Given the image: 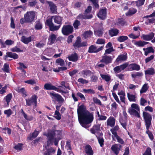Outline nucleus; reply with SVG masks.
Masks as SVG:
<instances>
[{
    "label": "nucleus",
    "mask_w": 155,
    "mask_h": 155,
    "mask_svg": "<svg viewBox=\"0 0 155 155\" xmlns=\"http://www.w3.org/2000/svg\"><path fill=\"white\" fill-rule=\"evenodd\" d=\"M78 81L83 84H87L88 83V81L87 80L84 79L82 78L78 79Z\"/></svg>",
    "instance_id": "338daca9"
},
{
    "label": "nucleus",
    "mask_w": 155,
    "mask_h": 155,
    "mask_svg": "<svg viewBox=\"0 0 155 155\" xmlns=\"http://www.w3.org/2000/svg\"><path fill=\"white\" fill-rule=\"evenodd\" d=\"M22 145L21 143H18L14 147V148L18 151H20L22 150Z\"/></svg>",
    "instance_id": "0e129e2a"
},
{
    "label": "nucleus",
    "mask_w": 155,
    "mask_h": 155,
    "mask_svg": "<svg viewBox=\"0 0 155 155\" xmlns=\"http://www.w3.org/2000/svg\"><path fill=\"white\" fill-rule=\"evenodd\" d=\"M52 143V142H51L50 143L48 144V140L47 141L46 145L44 147L43 152L44 155H52L54 153L56 150V148H54L52 147L48 148L49 146L51 145Z\"/></svg>",
    "instance_id": "20e7f679"
},
{
    "label": "nucleus",
    "mask_w": 155,
    "mask_h": 155,
    "mask_svg": "<svg viewBox=\"0 0 155 155\" xmlns=\"http://www.w3.org/2000/svg\"><path fill=\"white\" fill-rule=\"evenodd\" d=\"M54 51V49L52 48H47L45 50V52L47 55H50L52 54Z\"/></svg>",
    "instance_id": "37998d69"
},
{
    "label": "nucleus",
    "mask_w": 155,
    "mask_h": 155,
    "mask_svg": "<svg viewBox=\"0 0 155 155\" xmlns=\"http://www.w3.org/2000/svg\"><path fill=\"white\" fill-rule=\"evenodd\" d=\"M91 73L92 72L91 71L85 69L81 71L80 74L81 76L84 78H87V77L90 76L91 75Z\"/></svg>",
    "instance_id": "5701e85b"
},
{
    "label": "nucleus",
    "mask_w": 155,
    "mask_h": 155,
    "mask_svg": "<svg viewBox=\"0 0 155 155\" xmlns=\"http://www.w3.org/2000/svg\"><path fill=\"white\" fill-rule=\"evenodd\" d=\"M112 137L113 139L114 140H115V139H116L117 140V141L118 143H121V144H123L124 143V140L121 138H120L119 136H118V135H117L114 136H112Z\"/></svg>",
    "instance_id": "a19ab883"
},
{
    "label": "nucleus",
    "mask_w": 155,
    "mask_h": 155,
    "mask_svg": "<svg viewBox=\"0 0 155 155\" xmlns=\"http://www.w3.org/2000/svg\"><path fill=\"white\" fill-rule=\"evenodd\" d=\"M57 36L55 34L51 33V34L48 38V44L51 45L55 43L56 41Z\"/></svg>",
    "instance_id": "f3484780"
},
{
    "label": "nucleus",
    "mask_w": 155,
    "mask_h": 155,
    "mask_svg": "<svg viewBox=\"0 0 155 155\" xmlns=\"http://www.w3.org/2000/svg\"><path fill=\"white\" fill-rule=\"evenodd\" d=\"M145 74L146 76L149 75H153L155 74V70L153 68H150L145 71Z\"/></svg>",
    "instance_id": "bb28decb"
},
{
    "label": "nucleus",
    "mask_w": 155,
    "mask_h": 155,
    "mask_svg": "<svg viewBox=\"0 0 155 155\" xmlns=\"http://www.w3.org/2000/svg\"><path fill=\"white\" fill-rule=\"evenodd\" d=\"M115 119L113 117H110L107 120V124L111 127L114 126L115 123Z\"/></svg>",
    "instance_id": "393cba45"
},
{
    "label": "nucleus",
    "mask_w": 155,
    "mask_h": 155,
    "mask_svg": "<svg viewBox=\"0 0 155 155\" xmlns=\"http://www.w3.org/2000/svg\"><path fill=\"white\" fill-rule=\"evenodd\" d=\"M127 55L126 53L124 54H122L118 56L116 59L117 62H120L122 61H126L127 59Z\"/></svg>",
    "instance_id": "b1692460"
},
{
    "label": "nucleus",
    "mask_w": 155,
    "mask_h": 155,
    "mask_svg": "<svg viewBox=\"0 0 155 155\" xmlns=\"http://www.w3.org/2000/svg\"><path fill=\"white\" fill-rule=\"evenodd\" d=\"M68 58L70 61L76 62L79 58V56L75 53L69 56Z\"/></svg>",
    "instance_id": "4be33fe9"
},
{
    "label": "nucleus",
    "mask_w": 155,
    "mask_h": 155,
    "mask_svg": "<svg viewBox=\"0 0 155 155\" xmlns=\"http://www.w3.org/2000/svg\"><path fill=\"white\" fill-rule=\"evenodd\" d=\"M149 88L148 84H145L142 86L141 89L140 90V92L141 94L146 92Z\"/></svg>",
    "instance_id": "ea45409f"
},
{
    "label": "nucleus",
    "mask_w": 155,
    "mask_h": 155,
    "mask_svg": "<svg viewBox=\"0 0 155 155\" xmlns=\"http://www.w3.org/2000/svg\"><path fill=\"white\" fill-rule=\"evenodd\" d=\"M26 105L28 106H30L34 104L36 106L37 103V98L36 95L32 96L30 98L26 100Z\"/></svg>",
    "instance_id": "1a4fd4ad"
},
{
    "label": "nucleus",
    "mask_w": 155,
    "mask_h": 155,
    "mask_svg": "<svg viewBox=\"0 0 155 155\" xmlns=\"http://www.w3.org/2000/svg\"><path fill=\"white\" fill-rule=\"evenodd\" d=\"M49 95L54 101L58 102L60 104H62L64 101V100L62 96L54 92H50Z\"/></svg>",
    "instance_id": "423d86ee"
},
{
    "label": "nucleus",
    "mask_w": 155,
    "mask_h": 155,
    "mask_svg": "<svg viewBox=\"0 0 155 155\" xmlns=\"http://www.w3.org/2000/svg\"><path fill=\"white\" fill-rule=\"evenodd\" d=\"M127 68L128 70L129 71L134 70L138 71L140 69V68L139 65L135 63L130 64V65L128 64L127 66Z\"/></svg>",
    "instance_id": "dca6fc26"
},
{
    "label": "nucleus",
    "mask_w": 155,
    "mask_h": 155,
    "mask_svg": "<svg viewBox=\"0 0 155 155\" xmlns=\"http://www.w3.org/2000/svg\"><path fill=\"white\" fill-rule=\"evenodd\" d=\"M78 120L81 125L83 127L87 128L93 119L92 114L87 110L86 107L82 104L78 107L77 109Z\"/></svg>",
    "instance_id": "f257e3e1"
},
{
    "label": "nucleus",
    "mask_w": 155,
    "mask_h": 155,
    "mask_svg": "<svg viewBox=\"0 0 155 155\" xmlns=\"http://www.w3.org/2000/svg\"><path fill=\"white\" fill-rule=\"evenodd\" d=\"M4 113L7 115V117H8L12 114V112L10 109H9L5 110Z\"/></svg>",
    "instance_id": "680f3d73"
},
{
    "label": "nucleus",
    "mask_w": 155,
    "mask_h": 155,
    "mask_svg": "<svg viewBox=\"0 0 155 155\" xmlns=\"http://www.w3.org/2000/svg\"><path fill=\"white\" fill-rule=\"evenodd\" d=\"M93 34L92 32L90 31H86L83 34L84 37L86 38H90L91 37Z\"/></svg>",
    "instance_id": "c03bdc74"
},
{
    "label": "nucleus",
    "mask_w": 155,
    "mask_h": 155,
    "mask_svg": "<svg viewBox=\"0 0 155 155\" xmlns=\"http://www.w3.org/2000/svg\"><path fill=\"white\" fill-rule=\"evenodd\" d=\"M102 59L100 61V62H102L107 64L111 63L112 62V57L109 55H104L102 56Z\"/></svg>",
    "instance_id": "4468645a"
},
{
    "label": "nucleus",
    "mask_w": 155,
    "mask_h": 155,
    "mask_svg": "<svg viewBox=\"0 0 155 155\" xmlns=\"http://www.w3.org/2000/svg\"><path fill=\"white\" fill-rule=\"evenodd\" d=\"M119 129V127L117 125L114 128L111 129L110 130L112 134L113 135V136L117 135V132Z\"/></svg>",
    "instance_id": "79ce46f5"
},
{
    "label": "nucleus",
    "mask_w": 155,
    "mask_h": 155,
    "mask_svg": "<svg viewBox=\"0 0 155 155\" xmlns=\"http://www.w3.org/2000/svg\"><path fill=\"white\" fill-rule=\"evenodd\" d=\"M35 46L38 48H43L46 45V43L41 41H36L35 42Z\"/></svg>",
    "instance_id": "58836bf2"
},
{
    "label": "nucleus",
    "mask_w": 155,
    "mask_h": 155,
    "mask_svg": "<svg viewBox=\"0 0 155 155\" xmlns=\"http://www.w3.org/2000/svg\"><path fill=\"white\" fill-rule=\"evenodd\" d=\"M121 148V146L120 145L117 144L112 145L111 147V149L116 155H117Z\"/></svg>",
    "instance_id": "a211bd4d"
},
{
    "label": "nucleus",
    "mask_w": 155,
    "mask_h": 155,
    "mask_svg": "<svg viewBox=\"0 0 155 155\" xmlns=\"http://www.w3.org/2000/svg\"><path fill=\"white\" fill-rule=\"evenodd\" d=\"M53 17L48 18L46 20V24L49 26V27L51 26L53 23L52 22V19Z\"/></svg>",
    "instance_id": "6e6d98bb"
},
{
    "label": "nucleus",
    "mask_w": 155,
    "mask_h": 155,
    "mask_svg": "<svg viewBox=\"0 0 155 155\" xmlns=\"http://www.w3.org/2000/svg\"><path fill=\"white\" fill-rule=\"evenodd\" d=\"M85 151L87 155H92L93 154L92 148L89 145H87L85 147Z\"/></svg>",
    "instance_id": "72a5a7b5"
},
{
    "label": "nucleus",
    "mask_w": 155,
    "mask_h": 155,
    "mask_svg": "<svg viewBox=\"0 0 155 155\" xmlns=\"http://www.w3.org/2000/svg\"><path fill=\"white\" fill-rule=\"evenodd\" d=\"M128 65V64L127 63H125L120 66H118L115 67L114 69V70L116 73H119L127 67Z\"/></svg>",
    "instance_id": "ddd939ff"
},
{
    "label": "nucleus",
    "mask_w": 155,
    "mask_h": 155,
    "mask_svg": "<svg viewBox=\"0 0 155 155\" xmlns=\"http://www.w3.org/2000/svg\"><path fill=\"white\" fill-rule=\"evenodd\" d=\"M44 88L46 90H52L56 91L57 88L49 83H47L44 85Z\"/></svg>",
    "instance_id": "c85d7f7f"
},
{
    "label": "nucleus",
    "mask_w": 155,
    "mask_h": 155,
    "mask_svg": "<svg viewBox=\"0 0 155 155\" xmlns=\"http://www.w3.org/2000/svg\"><path fill=\"white\" fill-rule=\"evenodd\" d=\"M150 127H146L147 129L146 131V133L147 134L150 138L151 140H153V136L152 133L149 130V129Z\"/></svg>",
    "instance_id": "49530a36"
},
{
    "label": "nucleus",
    "mask_w": 155,
    "mask_h": 155,
    "mask_svg": "<svg viewBox=\"0 0 155 155\" xmlns=\"http://www.w3.org/2000/svg\"><path fill=\"white\" fill-rule=\"evenodd\" d=\"M19 65V68L18 69L21 70L22 72L24 73L25 74L26 73V71L23 68H26L27 67L24 65V64L22 63L19 62L18 63Z\"/></svg>",
    "instance_id": "de8ad7c7"
},
{
    "label": "nucleus",
    "mask_w": 155,
    "mask_h": 155,
    "mask_svg": "<svg viewBox=\"0 0 155 155\" xmlns=\"http://www.w3.org/2000/svg\"><path fill=\"white\" fill-rule=\"evenodd\" d=\"M54 22L55 23L59 24L60 25L62 24L61 21L62 18L59 16H54L53 17Z\"/></svg>",
    "instance_id": "c9c22d12"
},
{
    "label": "nucleus",
    "mask_w": 155,
    "mask_h": 155,
    "mask_svg": "<svg viewBox=\"0 0 155 155\" xmlns=\"http://www.w3.org/2000/svg\"><path fill=\"white\" fill-rule=\"evenodd\" d=\"M83 91L84 93H86L91 94H95V92L92 89H84L83 90Z\"/></svg>",
    "instance_id": "69168bd1"
},
{
    "label": "nucleus",
    "mask_w": 155,
    "mask_h": 155,
    "mask_svg": "<svg viewBox=\"0 0 155 155\" xmlns=\"http://www.w3.org/2000/svg\"><path fill=\"white\" fill-rule=\"evenodd\" d=\"M154 35V33L151 32L148 35L143 34L141 36V38L142 39L144 40L150 41L153 38Z\"/></svg>",
    "instance_id": "6ab92c4d"
},
{
    "label": "nucleus",
    "mask_w": 155,
    "mask_h": 155,
    "mask_svg": "<svg viewBox=\"0 0 155 155\" xmlns=\"http://www.w3.org/2000/svg\"><path fill=\"white\" fill-rule=\"evenodd\" d=\"M151 149L150 147L147 148L145 152L143 154V155H151Z\"/></svg>",
    "instance_id": "774afa93"
},
{
    "label": "nucleus",
    "mask_w": 155,
    "mask_h": 155,
    "mask_svg": "<svg viewBox=\"0 0 155 155\" xmlns=\"http://www.w3.org/2000/svg\"><path fill=\"white\" fill-rule=\"evenodd\" d=\"M61 31L64 35H68L72 33L73 31V27L70 25H64L62 28Z\"/></svg>",
    "instance_id": "6e6552de"
},
{
    "label": "nucleus",
    "mask_w": 155,
    "mask_h": 155,
    "mask_svg": "<svg viewBox=\"0 0 155 155\" xmlns=\"http://www.w3.org/2000/svg\"><path fill=\"white\" fill-rule=\"evenodd\" d=\"M37 30H39L42 28V25L40 21H37L35 26Z\"/></svg>",
    "instance_id": "e2e57ef3"
},
{
    "label": "nucleus",
    "mask_w": 155,
    "mask_h": 155,
    "mask_svg": "<svg viewBox=\"0 0 155 155\" xmlns=\"http://www.w3.org/2000/svg\"><path fill=\"white\" fill-rule=\"evenodd\" d=\"M149 43L148 42L140 40L135 42L134 44L137 46L143 47Z\"/></svg>",
    "instance_id": "cd10ccee"
},
{
    "label": "nucleus",
    "mask_w": 155,
    "mask_h": 155,
    "mask_svg": "<svg viewBox=\"0 0 155 155\" xmlns=\"http://www.w3.org/2000/svg\"><path fill=\"white\" fill-rule=\"evenodd\" d=\"M46 2L49 5L51 12L53 13H55L57 12L56 6L51 2L47 1Z\"/></svg>",
    "instance_id": "aec40b11"
},
{
    "label": "nucleus",
    "mask_w": 155,
    "mask_h": 155,
    "mask_svg": "<svg viewBox=\"0 0 155 155\" xmlns=\"http://www.w3.org/2000/svg\"><path fill=\"white\" fill-rule=\"evenodd\" d=\"M10 51L13 52H19L23 51L20 49L19 48H18L17 46H15L13 48L10 49Z\"/></svg>",
    "instance_id": "bf43d9fd"
},
{
    "label": "nucleus",
    "mask_w": 155,
    "mask_h": 155,
    "mask_svg": "<svg viewBox=\"0 0 155 155\" xmlns=\"http://www.w3.org/2000/svg\"><path fill=\"white\" fill-rule=\"evenodd\" d=\"M3 70L5 72H9V66L8 64L5 63L4 65L3 68H2Z\"/></svg>",
    "instance_id": "052dcab7"
},
{
    "label": "nucleus",
    "mask_w": 155,
    "mask_h": 155,
    "mask_svg": "<svg viewBox=\"0 0 155 155\" xmlns=\"http://www.w3.org/2000/svg\"><path fill=\"white\" fill-rule=\"evenodd\" d=\"M34 37L33 35H31L29 37H26L23 35L21 39V41L25 44H27L31 41H33Z\"/></svg>",
    "instance_id": "f8f14e48"
},
{
    "label": "nucleus",
    "mask_w": 155,
    "mask_h": 155,
    "mask_svg": "<svg viewBox=\"0 0 155 155\" xmlns=\"http://www.w3.org/2000/svg\"><path fill=\"white\" fill-rule=\"evenodd\" d=\"M61 132L60 130H50L46 135L48 138V144L51 142L54 143L55 145H57L59 140L61 139Z\"/></svg>",
    "instance_id": "f03ea898"
},
{
    "label": "nucleus",
    "mask_w": 155,
    "mask_h": 155,
    "mask_svg": "<svg viewBox=\"0 0 155 155\" xmlns=\"http://www.w3.org/2000/svg\"><path fill=\"white\" fill-rule=\"evenodd\" d=\"M100 124H97L94 126L91 129V133L94 134H98L100 130Z\"/></svg>",
    "instance_id": "412c9836"
},
{
    "label": "nucleus",
    "mask_w": 155,
    "mask_h": 155,
    "mask_svg": "<svg viewBox=\"0 0 155 155\" xmlns=\"http://www.w3.org/2000/svg\"><path fill=\"white\" fill-rule=\"evenodd\" d=\"M127 97L130 101H135L136 97L135 95L132 94H130L129 93H127Z\"/></svg>",
    "instance_id": "09e8293b"
},
{
    "label": "nucleus",
    "mask_w": 155,
    "mask_h": 155,
    "mask_svg": "<svg viewBox=\"0 0 155 155\" xmlns=\"http://www.w3.org/2000/svg\"><path fill=\"white\" fill-rule=\"evenodd\" d=\"M15 90L18 93H20L23 94L24 97H26L27 96L26 92L25 91V88L23 87L20 88L18 87H15Z\"/></svg>",
    "instance_id": "2f4dec72"
},
{
    "label": "nucleus",
    "mask_w": 155,
    "mask_h": 155,
    "mask_svg": "<svg viewBox=\"0 0 155 155\" xmlns=\"http://www.w3.org/2000/svg\"><path fill=\"white\" fill-rule=\"evenodd\" d=\"M87 44L86 42L81 43V38L80 37H78L77 38V40L73 45L75 48L76 49L82 47L87 46Z\"/></svg>",
    "instance_id": "9d476101"
},
{
    "label": "nucleus",
    "mask_w": 155,
    "mask_h": 155,
    "mask_svg": "<svg viewBox=\"0 0 155 155\" xmlns=\"http://www.w3.org/2000/svg\"><path fill=\"white\" fill-rule=\"evenodd\" d=\"M35 14L34 11H30L27 12L24 15L25 20L27 22H31L34 20Z\"/></svg>",
    "instance_id": "0eeeda50"
},
{
    "label": "nucleus",
    "mask_w": 155,
    "mask_h": 155,
    "mask_svg": "<svg viewBox=\"0 0 155 155\" xmlns=\"http://www.w3.org/2000/svg\"><path fill=\"white\" fill-rule=\"evenodd\" d=\"M92 15H87L84 13L80 14L77 18L78 19H89L92 18Z\"/></svg>",
    "instance_id": "a878e982"
},
{
    "label": "nucleus",
    "mask_w": 155,
    "mask_h": 155,
    "mask_svg": "<svg viewBox=\"0 0 155 155\" xmlns=\"http://www.w3.org/2000/svg\"><path fill=\"white\" fill-rule=\"evenodd\" d=\"M118 33V30L116 28L111 29L109 31V35L111 37L117 35Z\"/></svg>",
    "instance_id": "473e14b6"
},
{
    "label": "nucleus",
    "mask_w": 155,
    "mask_h": 155,
    "mask_svg": "<svg viewBox=\"0 0 155 155\" xmlns=\"http://www.w3.org/2000/svg\"><path fill=\"white\" fill-rule=\"evenodd\" d=\"M60 25L58 26H54L53 24L49 27L50 30L52 31H54L58 30L60 28Z\"/></svg>",
    "instance_id": "3c124183"
},
{
    "label": "nucleus",
    "mask_w": 155,
    "mask_h": 155,
    "mask_svg": "<svg viewBox=\"0 0 155 155\" xmlns=\"http://www.w3.org/2000/svg\"><path fill=\"white\" fill-rule=\"evenodd\" d=\"M143 117L144 118L145 126L151 127V125L152 116L150 114L147 112L143 111Z\"/></svg>",
    "instance_id": "39448f33"
},
{
    "label": "nucleus",
    "mask_w": 155,
    "mask_h": 155,
    "mask_svg": "<svg viewBox=\"0 0 155 155\" xmlns=\"http://www.w3.org/2000/svg\"><path fill=\"white\" fill-rule=\"evenodd\" d=\"M140 35V32L138 31L137 32V34L134 35V34L131 33L128 35L129 37L132 39H135L139 37Z\"/></svg>",
    "instance_id": "a18cd8bd"
},
{
    "label": "nucleus",
    "mask_w": 155,
    "mask_h": 155,
    "mask_svg": "<svg viewBox=\"0 0 155 155\" xmlns=\"http://www.w3.org/2000/svg\"><path fill=\"white\" fill-rule=\"evenodd\" d=\"M128 111L131 115L138 118L140 117V109L138 105L135 104H132L131 107L128 109Z\"/></svg>",
    "instance_id": "7ed1b4c3"
},
{
    "label": "nucleus",
    "mask_w": 155,
    "mask_h": 155,
    "mask_svg": "<svg viewBox=\"0 0 155 155\" xmlns=\"http://www.w3.org/2000/svg\"><path fill=\"white\" fill-rule=\"evenodd\" d=\"M54 117L58 120H60L61 118V115L59 111L55 110L54 114Z\"/></svg>",
    "instance_id": "5fc2aeb1"
},
{
    "label": "nucleus",
    "mask_w": 155,
    "mask_h": 155,
    "mask_svg": "<svg viewBox=\"0 0 155 155\" xmlns=\"http://www.w3.org/2000/svg\"><path fill=\"white\" fill-rule=\"evenodd\" d=\"M100 75L103 79L105 80L107 82L110 81L111 79L110 77L107 74H101Z\"/></svg>",
    "instance_id": "8fccbe9b"
},
{
    "label": "nucleus",
    "mask_w": 155,
    "mask_h": 155,
    "mask_svg": "<svg viewBox=\"0 0 155 155\" xmlns=\"http://www.w3.org/2000/svg\"><path fill=\"white\" fill-rule=\"evenodd\" d=\"M107 11L105 8L101 9L97 14L98 17L102 20L105 19L106 17Z\"/></svg>",
    "instance_id": "2eb2a0df"
},
{
    "label": "nucleus",
    "mask_w": 155,
    "mask_h": 155,
    "mask_svg": "<svg viewBox=\"0 0 155 155\" xmlns=\"http://www.w3.org/2000/svg\"><path fill=\"white\" fill-rule=\"evenodd\" d=\"M104 46H101L97 48L95 45H91L89 48L88 52L89 53H97L102 50Z\"/></svg>",
    "instance_id": "9b49d317"
},
{
    "label": "nucleus",
    "mask_w": 155,
    "mask_h": 155,
    "mask_svg": "<svg viewBox=\"0 0 155 155\" xmlns=\"http://www.w3.org/2000/svg\"><path fill=\"white\" fill-rule=\"evenodd\" d=\"M6 57H9L15 59H17L18 58V55L16 53H12L11 52H7Z\"/></svg>",
    "instance_id": "c756f323"
},
{
    "label": "nucleus",
    "mask_w": 155,
    "mask_h": 155,
    "mask_svg": "<svg viewBox=\"0 0 155 155\" xmlns=\"http://www.w3.org/2000/svg\"><path fill=\"white\" fill-rule=\"evenodd\" d=\"M131 75L133 78H136L142 77L143 74L142 72H134L132 73Z\"/></svg>",
    "instance_id": "e433bc0d"
},
{
    "label": "nucleus",
    "mask_w": 155,
    "mask_h": 155,
    "mask_svg": "<svg viewBox=\"0 0 155 155\" xmlns=\"http://www.w3.org/2000/svg\"><path fill=\"white\" fill-rule=\"evenodd\" d=\"M56 62L58 65L61 66H63L65 64L64 60L61 58L57 59L56 60Z\"/></svg>",
    "instance_id": "864d4df0"
},
{
    "label": "nucleus",
    "mask_w": 155,
    "mask_h": 155,
    "mask_svg": "<svg viewBox=\"0 0 155 155\" xmlns=\"http://www.w3.org/2000/svg\"><path fill=\"white\" fill-rule=\"evenodd\" d=\"M128 39L127 36H120L117 38V40L120 42H122L127 40Z\"/></svg>",
    "instance_id": "4d7b16f0"
},
{
    "label": "nucleus",
    "mask_w": 155,
    "mask_h": 155,
    "mask_svg": "<svg viewBox=\"0 0 155 155\" xmlns=\"http://www.w3.org/2000/svg\"><path fill=\"white\" fill-rule=\"evenodd\" d=\"M137 12L136 9L132 8H130L128 12L126 13V15L127 16H131L136 13Z\"/></svg>",
    "instance_id": "4c0bfd02"
},
{
    "label": "nucleus",
    "mask_w": 155,
    "mask_h": 155,
    "mask_svg": "<svg viewBox=\"0 0 155 155\" xmlns=\"http://www.w3.org/2000/svg\"><path fill=\"white\" fill-rule=\"evenodd\" d=\"M143 50L144 51V55L147 56L149 53H153L154 50L152 47H149L146 48H143Z\"/></svg>",
    "instance_id": "7c9ffc66"
},
{
    "label": "nucleus",
    "mask_w": 155,
    "mask_h": 155,
    "mask_svg": "<svg viewBox=\"0 0 155 155\" xmlns=\"http://www.w3.org/2000/svg\"><path fill=\"white\" fill-rule=\"evenodd\" d=\"M103 29H101L100 30L94 31V34L96 36H101L103 33Z\"/></svg>",
    "instance_id": "603ef678"
},
{
    "label": "nucleus",
    "mask_w": 155,
    "mask_h": 155,
    "mask_svg": "<svg viewBox=\"0 0 155 155\" xmlns=\"http://www.w3.org/2000/svg\"><path fill=\"white\" fill-rule=\"evenodd\" d=\"M103 134L102 133H100V136L99 137L98 135H96V136L97 138V139L100 146L102 147L104 145V142L102 136Z\"/></svg>",
    "instance_id": "f704fd0d"
},
{
    "label": "nucleus",
    "mask_w": 155,
    "mask_h": 155,
    "mask_svg": "<svg viewBox=\"0 0 155 155\" xmlns=\"http://www.w3.org/2000/svg\"><path fill=\"white\" fill-rule=\"evenodd\" d=\"M12 94H9L5 97L4 99L5 100L8 104L9 102L12 98Z\"/></svg>",
    "instance_id": "13d9d810"
}]
</instances>
